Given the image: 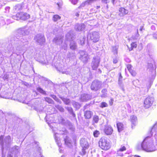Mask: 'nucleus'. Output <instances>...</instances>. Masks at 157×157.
Wrapping results in <instances>:
<instances>
[{
    "label": "nucleus",
    "instance_id": "9d476101",
    "mask_svg": "<svg viewBox=\"0 0 157 157\" xmlns=\"http://www.w3.org/2000/svg\"><path fill=\"white\" fill-rule=\"evenodd\" d=\"M100 62V58L98 56L94 57L91 63V67L93 70H96L98 67Z\"/></svg>",
    "mask_w": 157,
    "mask_h": 157
},
{
    "label": "nucleus",
    "instance_id": "2f4dec72",
    "mask_svg": "<svg viewBox=\"0 0 157 157\" xmlns=\"http://www.w3.org/2000/svg\"><path fill=\"white\" fill-rule=\"evenodd\" d=\"M23 8L22 4H17L14 7V9L17 10H21Z\"/></svg>",
    "mask_w": 157,
    "mask_h": 157
},
{
    "label": "nucleus",
    "instance_id": "e433bc0d",
    "mask_svg": "<svg viewBox=\"0 0 157 157\" xmlns=\"http://www.w3.org/2000/svg\"><path fill=\"white\" fill-rule=\"evenodd\" d=\"M13 19L16 20H19L21 19V17H20V14L19 13H17L16 15L13 16L12 17Z\"/></svg>",
    "mask_w": 157,
    "mask_h": 157
},
{
    "label": "nucleus",
    "instance_id": "58836bf2",
    "mask_svg": "<svg viewBox=\"0 0 157 157\" xmlns=\"http://www.w3.org/2000/svg\"><path fill=\"white\" fill-rule=\"evenodd\" d=\"M50 96L57 102L60 104L61 103V101L58 98L56 95H51Z\"/></svg>",
    "mask_w": 157,
    "mask_h": 157
},
{
    "label": "nucleus",
    "instance_id": "49530a36",
    "mask_svg": "<svg viewBox=\"0 0 157 157\" xmlns=\"http://www.w3.org/2000/svg\"><path fill=\"white\" fill-rule=\"evenodd\" d=\"M67 45L66 43L65 42L62 46L61 48L65 50H67Z\"/></svg>",
    "mask_w": 157,
    "mask_h": 157
},
{
    "label": "nucleus",
    "instance_id": "69168bd1",
    "mask_svg": "<svg viewBox=\"0 0 157 157\" xmlns=\"http://www.w3.org/2000/svg\"><path fill=\"white\" fill-rule=\"evenodd\" d=\"M153 36L156 39H157V34L156 35H154Z\"/></svg>",
    "mask_w": 157,
    "mask_h": 157
},
{
    "label": "nucleus",
    "instance_id": "3c124183",
    "mask_svg": "<svg viewBox=\"0 0 157 157\" xmlns=\"http://www.w3.org/2000/svg\"><path fill=\"white\" fill-rule=\"evenodd\" d=\"M127 68L128 70L130 71L132 70V67L131 64H128L127 65Z\"/></svg>",
    "mask_w": 157,
    "mask_h": 157
},
{
    "label": "nucleus",
    "instance_id": "c756f323",
    "mask_svg": "<svg viewBox=\"0 0 157 157\" xmlns=\"http://www.w3.org/2000/svg\"><path fill=\"white\" fill-rule=\"evenodd\" d=\"M73 37L72 35H71L70 33H67L65 36V39L67 40L70 41L71 40L73 39Z\"/></svg>",
    "mask_w": 157,
    "mask_h": 157
},
{
    "label": "nucleus",
    "instance_id": "a211bd4d",
    "mask_svg": "<svg viewBox=\"0 0 157 157\" xmlns=\"http://www.w3.org/2000/svg\"><path fill=\"white\" fill-rule=\"evenodd\" d=\"M63 66V65L60 63L59 62H57L55 64V67L59 72L62 71Z\"/></svg>",
    "mask_w": 157,
    "mask_h": 157
},
{
    "label": "nucleus",
    "instance_id": "aec40b11",
    "mask_svg": "<svg viewBox=\"0 0 157 157\" xmlns=\"http://www.w3.org/2000/svg\"><path fill=\"white\" fill-rule=\"evenodd\" d=\"M91 98L90 95L87 94H83L81 95V99L83 101H86Z\"/></svg>",
    "mask_w": 157,
    "mask_h": 157
},
{
    "label": "nucleus",
    "instance_id": "79ce46f5",
    "mask_svg": "<svg viewBox=\"0 0 157 157\" xmlns=\"http://www.w3.org/2000/svg\"><path fill=\"white\" fill-rule=\"evenodd\" d=\"M100 134V132L99 131L96 130L94 131L93 132V135L95 137H97Z\"/></svg>",
    "mask_w": 157,
    "mask_h": 157
},
{
    "label": "nucleus",
    "instance_id": "864d4df0",
    "mask_svg": "<svg viewBox=\"0 0 157 157\" xmlns=\"http://www.w3.org/2000/svg\"><path fill=\"white\" fill-rule=\"evenodd\" d=\"M0 97H2V98H5L6 99H8V98H9V97L8 96H7V95H1L0 96Z\"/></svg>",
    "mask_w": 157,
    "mask_h": 157
},
{
    "label": "nucleus",
    "instance_id": "6e6d98bb",
    "mask_svg": "<svg viewBox=\"0 0 157 157\" xmlns=\"http://www.w3.org/2000/svg\"><path fill=\"white\" fill-rule=\"evenodd\" d=\"M78 1V0H72L71 3L74 5H75L77 3Z\"/></svg>",
    "mask_w": 157,
    "mask_h": 157
},
{
    "label": "nucleus",
    "instance_id": "f3484780",
    "mask_svg": "<svg viewBox=\"0 0 157 157\" xmlns=\"http://www.w3.org/2000/svg\"><path fill=\"white\" fill-rule=\"evenodd\" d=\"M19 14H20V17H21L20 19L21 20H25L30 18L29 15L27 13L20 12L19 13Z\"/></svg>",
    "mask_w": 157,
    "mask_h": 157
},
{
    "label": "nucleus",
    "instance_id": "2eb2a0df",
    "mask_svg": "<svg viewBox=\"0 0 157 157\" xmlns=\"http://www.w3.org/2000/svg\"><path fill=\"white\" fill-rule=\"evenodd\" d=\"M130 121L132 123L131 126L132 128L135 126L137 122V118L136 116L134 115H132L130 116Z\"/></svg>",
    "mask_w": 157,
    "mask_h": 157
},
{
    "label": "nucleus",
    "instance_id": "a878e982",
    "mask_svg": "<svg viewBox=\"0 0 157 157\" xmlns=\"http://www.w3.org/2000/svg\"><path fill=\"white\" fill-rule=\"evenodd\" d=\"M60 98L66 105H69L71 102L69 99L63 97H60Z\"/></svg>",
    "mask_w": 157,
    "mask_h": 157
},
{
    "label": "nucleus",
    "instance_id": "09e8293b",
    "mask_svg": "<svg viewBox=\"0 0 157 157\" xmlns=\"http://www.w3.org/2000/svg\"><path fill=\"white\" fill-rule=\"evenodd\" d=\"M122 77L121 76V73H119V76L118 80V83L119 85H121L122 83L121 79Z\"/></svg>",
    "mask_w": 157,
    "mask_h": 157
},
{
    "label": "nucleus",
    "instance_id": "4be33fe9",
    "mask_svg": "<svg viewBox=\"0 0 157 157\" xmlns=\"http://www.w3.org/2000/svg\"><path fill=\"white\" fill-rule=\"evenodd\" d=\"M126 150V147L124 146L121 145L120 148L117 151V154L118 155L120 156H122L123 154L121 153V152L125 151Z\"/></svg>",
    "mask_w": 157,
    "mask_h": 157
},
{
    "label": "nucleus",
    "instance_id": "13d9d810",
    "mask_svg": "<svg viewBox=\"0 0 157 157\" xmlns=\"http://www.w3.org/2000/svg\"><path fill=\"white\" fill-rule=\"evenodd\" d=\"M117 62V58L113 59V62L114 63H116Z\"/></svg>",
    "mask_w": 157,
    "mask_h": 157
},
{
    "label": "nucleus",
    "instance_id": "338daca9",
    "mask_svg": "<svg viewBox=\"0 0 157 157\" xmlns=\"http://www.w3.org/2000/svg\"><path fill=\"white\" fill-rule=\"evenodd\" d=\"M143 29V26H140V31H142V30Z\"/></svg>",
    "mask_w": 157,
    "mask_h": 157
},
{
    "label": "nucleus",
    "instance_id": "c03bdc74",
    "mask_svg": "<svg viewBox=\"0 0 157 157\" xmlns=\"http://www.w3.org/2000/svg\"><path fill=\"white\" fill-rule=\"evenodd\" d=\"M37 90L40 93L42 94H45L46 93L45 91L44 90L41 88L40 87L37 88Z\"/></svg>",
    "mask_w": 157,
    "mask_h": 157
},
{
    "label": "nucleus",
    "instance_id": "4d7b16f0",
    "mask_svg": "<svg viewBox=\"0 0 157 157\" xmlns=\"http://www.w3.org/2000/svg\"><path fill=\"white\" fill-rule=\"evenodd\" d=\"M82 152L83 153V155H84L85 154L86 152V151H85V150L86 149H87L88 148H85V147H82Z\"/></svg>",
    "mask_w": 157,
    "mask_h": 157
},
{
    "label": "nucleus",
    "instance_id": "4468645a",
    "mask_svg": "<svg viewBox=\"0 0 157 157\" xmlns=\"http://www.w3.org/2000/svg\"><path fill=\"white\" fill-rule=\"evenodd\" d=\"M85 28V25L83 24H77L75 27V30L77 31H81L83 30Z\"/></svg>",
    "mask_w": 157,
    "mask_h": 157
},
{
    "label": "nucleus",
    "instance_id": "c9c22d12",
    "mask_svg": "<svg viewBox=\"0 0 157 157\" xmlns=\"http://www.w3.org/2000/svg\"><path fill=\"white\" fill-rule=\"evenodd\" d=\"M57 134H56L55 135L54 137H55V139L56 141V142L57 143V144L58 146L59 147H60L61 145V142L60 140H58V138H57L56 137V135Z\"/></svg>",
    "mask_w": 157,
    "mask_h": 157
},
{
    "label": "nucleus",
    "instance_id": "37998d69",
    "mask_svg": "<svg viewBox=\"0 0 157 157\" xmlns=\"http://www.w3.org/2000/svg\"><path fill=\"white\" fill-rule=\"evenodd\" d=\"M99 117L97 115L94 116L93 118V121L95 123H97L99 121Z\"/></svg>",
    "mask_w": 157,
    "mask_h": 157
},
{
    "label": "nucleus",
    "instance_id": "7c9ffc66",
    "mask_svg": "<svg viewBox=\"0 0 157 157\" xmlns=\"http://www.w3.org/2000/svg\"><path fill=\"white\" fill-rule=\"evenodd\" d=\"M58 120L59 123L63 124H65L66 121L62 117L60 116L59 117Z\"/></svg>",
    "mask_w": 157,
    "mask_h": 157
},
{
    "label": "nucleus",
    "instance_id": "de8ad7c7",
    "mask_svg": "<svg viewBox=\"0 0 157 157\" xmlns=\"http://www.w3.org/2000/svg\"><path fill=\"white\" fill-rule=\"evenodd\" d=\"M93 0H88L86 1L85 2V5H89L93 3Z\"/></svg>",
    "mask_w": 157,
    "mask_h": 157
},
{
    "label": "nucleus",
    "instance_id": "f257e3e1",
    "mask_svg": "<svg viewBox=\"0 0 157 157\" xmlns=\"http://www.w3.org/2000/svg\"><path fill=\"white\" fill-rule=\"evenodd\" d=\"M156 143L150 136L146 137L141 143L137 144L136 148L139 150H143L147 152L154 151L157 150Z\"/></svg>",
    "mask_w": 157,
    "mask_h": 157
},
{
    "label": "nucleus",
    "instance_id": "393cba45",
    "mask_svg": "<svg viewBox=\"0 0 157 157\" xmlns=\"http://www.w3.org/2000/svg\"><path fill=\"white\" fill-rule=\"evenodd\" d=\"M65 109L67 110L70 114L74 117H75V115L73 112V109L71 107H66Z\"/></svg>",
    "mask_w": 157,
    "mask_h": 157
},
{
    "label": "nucleus",
    "instance_id": "ddd939ff",
    "mask_svg": "<svg viewBox=\"0 0 157 157\" xmlns=\"http://www.w3.org/2000/svg\"><path fill=\"white\" fill-rule=\"evenodd\" d=\"M63 37L61 35L56 36L53 39V42L57 45H60L62 43Z\"/></svg>",
    "mask_w": 157,
    "mask_h": 157
},
{
    "label": "nucleus",
    "instance_id": "a18cd8bd",
    "mask_svg": "<svg viewBox=\"0 0 157 157\" xmlns=\"http://www.w3.org/2000/svg\"><path fill=\"white\" fill-rule=\"evenodd\" d=\"M108 106V105L105 102H102L101 103L100 107L101 108L107 107Z\"/></svg>",
    "mask_w": 157,
    "mask_h": 157
},
{
    "label": "nucleus",
    "instance_id": "1a4fd4ad",
    "mask_svg": "<svg viewBox=\"0 0 157 157\" xmlns=\"http://www.w3.org/2000/svg\"><path fill=\"white\" fill-rule=\"evenodd\" d=\"M154 101V98L151 96H148L144 100V106L146 108H148L151 106Z\"/></svg>",
    "mask_w": 157,
    "mask_h": 157
},
{
    "label": "nucleus",
    "instance_id": "e2e57ef3",
    "mask_svg": "<svg viewBox=\"0 0 157 157\" xmlns=\"http://www.w3.org/2000/svg\"><path fill=\"white\" fill-rule=\"evenodd\" d=\"M13 155L11 154L10 152H9L8 153L7 157H12Z\"/></svg>",
    "mask_w": 157,
    "mask_h": 157
},
{
    "label": "nucleus",
    "instance_id": "f03ea898",
    "mask_svg": "<svg viewBox=\"0 0 157 157\" xmlns=\"http://www.w3.org/2000/svg\"><path fill=\"white\" fill-rule=\"evenodd\" d=\"M99 145L102 149L105 150L109 149L111 147L109 139L105 137H102L100 139Z\"/></svg>",
    "mask_w": 157,
    "mask_h": 157
},
{
    "label": "nucleus",
    "instance_id": "052dcab7",
    "mask_svg": "<svg viewBox=\"0 0 157 157\" xmlns=\"http://www.w3.org/2000/svg\"><path fill=\"white\" fill-rule=\"evenodd\" d=\"M117 0H111V2L113 5H115L117 3L116 1Z\"/></svg>",
    "mask_w": 157,
    "mask_h": 157
},
{
    "label": "nucleus",
    "instance_id": "dca6fc26",
    "mask_svg": "<svg viewBox=\"0 0 157 157\" xmlns=\"http://www.w3.org/2000/svg\"><path fill=\"white\" fill-rule=\"evenodd\" d=\"M80 145L82 147L88 148V143L85 139L82 138L80 140Z\"/></svg>",
    "mask_w": 157,
    "mask_h": 157
},
{
    "label": "nucleus",
    "instance_id": "c85d7f7f",
    "mask_svg": "<svg viewBox=\"0 0 157 157\" xmlns=\"http://www.w3.org/2000/svg\"><path fill=\"white\" fill-rule=\"evenodd\" d=\"M117 127L119 132H120L123 130V124L121 123H117Z\"/></svg>",
    "mask_w": 157,
    "mask_h": 157
},
{
    "label": "nucleus",
    "instance_id": "7ed1b4c3",
    "mask_svg": "<svg viewBox=\"0 0 157 157\" xmlns=\"http://www.w3.org/2000/svg\"><path fill=\"white\" fill-rule=\"evenodd\" d=\"M0 144L2 146V157H5L3 153L4 149V146H7L11 142V137L10 136L4 137L3 136L1 135L0 136Z\"/></svg>",
    "mask_w": 157,
    "mask_h": 157
},
{
    "label": "nucleus",
    "instance_id": "cd10ccee",
    "mask_svg": "<svg viewBox=\"0 0 157 157\" xmlns=\"http://www.w3.org/2000/svg\"><path fill=\"white\" fill-rule=\"evenodd\" d=\"M119 11L121 12V13L122 14V15L126 14L128 13V11L123 7H121L120 8Z\"/></svg>",
    "mask_w": 157,
    "mask_h": 157
},
{
    "label": "nucleus",
    "instance_id": "0e129e2a",
    "mask_svg": "<svg viewBox=\"0 0 157 157\" xmlns=\"http://www.w3.org/2000/svg\"><path fill=\"white\" fill-rule=\"evenodd\" d=\"M111 101H112V103H111L110 102V105H112V104H113V99H111Z\"/></svg>",
    "mask_w": 157,
    "mask_h": 157
},
{
    "label": "nucleus",
    "instance_id": "f8f14e48",
    "mask_svg": "<svg viewBox=\"0 0 157 157\" xmlns=\"http://www.w3.org/2000/svg\"><path fill=\"white\" fill-rule=\"evenodd\" d=\"M80 59L84 63L87 62L89 57L87 54L84 51H81L80 52Z\"/></svg>",
    "mask_w": 157,
    "mask_h": 157
},
{
    "label": "nucleus",
    "instance_id": "8fccbe9b",
    "mask_svg": "<svg viewBox=\"0 0 157 157\" xmlns=\"http://www.w3.org/2000/svg\"><path fill=\"white\" fill-rule=\"evenodd\" d=\"M131 46L132 48L131 50H132L133 48H136L137 47V44L136 43L133 42L131 44Z\"/></svg>",
    "mask_w": 157,
    "mask_h": 157
},
{
    "label": "nucleus",
    "instance_id": "a19ab883",
    "mask_svg": "<svg viewBox=\"0 0 157 157\" xmlns=\"http://www.w3.org/2000/svg\"><path fill=\"white\" fill-rule=\"evenodd\" d=\"M85 38L84 37H82L80 38V41L78 43L81 45H82L84 44Z\"/></svg>",
    "mask_w": 157,
    "mask_h": 157
},
{
    "label": "nucleus",
    "instance_id": "f704fd0d",
    "mask_svg": "<svg viewBox=\"0 0 157 157\" xmlns=\"http://www.w3.org/2000/svg\"><path fill=\"white\" fill-rule=\"evenodd\" d=\"M118 48V47L117 46H115L112 47V52L115 55H117Z\"/></svg>",
    "mask_w": 157,
    "mask_h": 157
},
{
    "label": "nucleus",
    "instance_id": "5fc2aeb1",
    "mask_svg": "<svg viewBox=\"0 0 157 157\" xmlns=\"http://www.w3.org/2000/svg\"><path fill=\"white\" fill-rule=\"evenodd\" d=\"M139 34L138 33V29H137V34H136L135 36V37L134 39H137L139 36Z\"/></svg>",
    "mask_w": 157,
    "mask_h": 157
},
{
    "label": "nucleus",
    "instance_id": "774afa93",
    "mask_svg": "<svg viewBox=\"0 0 157 157\" xmlns=\"http://www.w3.org/2000/svg\"><path fill=\"white\" fill-rule=\"evenodd\" d=\"M100 8V6H96V8L97 9H98L99 8Z\"/></svg>",
    "mask_w": 157,
    "mask_h": 157
},
{
    "label": "nucleus",
    "instance_id": "5701e85b",
    "mask_svg": "<svg viewBox=\"0 0 157 157\" xmlns=\"http://www.w3.org/2000/svg\"><path fill=\"white\" fill-rule=\"evenodd\" d=\"M92 113L90 111H86L84 112V116L86 119H90L92 115Z\"/></svg>",
    "mask_w": 157,
    "mask_h": 157
},
{
    "label": "nucleus",
    "instance_id": "bb28decb",
    "mask_svg": "<svg viewBox=\"0 0 157 157\" xmlns=\"http://www.w3.org/2000/svg\"><path fill=\"white\" fill-rule=\"evenodd\" d=\"M13 151L15 154L19 153L20 151V148L19 146H15L12 148Z\"/></svg>",
    "mask_w": 157,
    "mask_h": 157
},
{
    "label": "nucleus",
    "instance_id": "603ef678",
    "mask_svg": "<svg viewBox=\"0 0 157 157\" xmlns=\"http://www.w3.org/2000/svg\"><path fill=\"white\" fill-rule=\"evenodd\" d=\"M129 72L132 76H136V72L135 71H134L133 70L130 71Z\"/></svg>",
    "mask_w": 157,
    "mask_h": 157
},
{
    "label": "nucleus",
    "instance_id": "423d86ee",
    "mask_svg": "<svg viewBox=\"0 0 157 157\" xmlns=\"http://www.w3.org/2000/svg\"><path fill=\"white\" fill-rule=\"evenodd\" d=\"M30 30L27 27L21 28L19 29L17 31V39H19L18 38L19 36L21 37L22 36L27 35L29 34Z\"/></svg>",
    "mask_w": 157,
    "mask_h": 157
},
{
    "label": "nucleus",
    "instance_id": "6ab92c4d",
    "mask_svg": "<svg viewBox=\"0 0 157 157\" xmlns=\"http://www.w3.org/2000/svg\"><path fill=\"white\" fill-rule=\"evenodd\" d=\"M65 144L68 147H70L72 146V141L70 138L66 136L64 139Z\"/></svg>",
    "mask_w": 157,
    "mask_h": 157
},
{
    "label": "nucleus",
    "instance_id": "9b49d317",
    "mask_svg": "<svg viewBox=\"0 0 157 157\" xmlns=\"http://www.w3.org/2000/svg\"><path fill=\"white\" fill-rule=\"evenodd\" d=\"M103 131L106 134L110 135L113 133V129L110 125L106 124L104 126Z\"/></svg>",
    "mask_w": 157,
    "mask_h": 157
},
{
    "label": "nucleus",
    "instance_id": "b1692460",
    "mask_svg": "<svg viewBox=\"0 0 157 157\" xmlns=\"http://www.w3.org/2000/svg\"><path fill=\"white\" fill-rule=\"evenodd\" d=\"M101 97L102 98H105L107 97L108 96L107 93V90L106 89H103L101 91Z\"/></svg>",
    "mask_w": 157,
    "mask_h": 157
},
{
    "label": "nucleus",
    "instance_id": "ea45409f",
    "mask_svg": "<svg viewBox=\"0 0 157 157\" xmlns=\"http://www.w3.org/2000/svg\"><path fill=\"white\" fill-rule=\"evenodd\" d=\"M56 107L61 112H64V108L59 105H56Z\"/></svg>",
    "mask_w": 157,
    "mask_h": 157
},
{
    "label": "nucleus",
    "instance_id": "0eeeda50",
    "mask_svg": "<svg viewBox=\"0 0 157 157\" xmlns=\"http://www.w3.org/2000/svg\"><path fill=\"white\" fill-rule=\"evenodd\" d=\"M34 40L36 43L40 45L43 44L45 41L44 35L41 34H37L34 37Z\"/></svg>",
    "mask_w": 157,
    "mask_h": 157
},
{
    "label": "nucleus",
    "instance_id": "20e7f679",
    "mask_svg": "<svg viewBox=\"0 0 157 157\" xmlns=\"http://www.w3.org/2000/svg\"><path fill=\"white\" fill-rule=\"evenodd\" d=\"M27 41L26 40H24L22 38L19 40H17L15 44V47L16 50L18 51H20L22 50L23 47L26 44Z\"/></svg>",
    "mask_w": 157,
    "mask_h": 157
},
{
    "label": "nucleus",
    "instance_id": "6e6552de",
    "mask_svg": "<svg viewBox=\"0 0 157 157\" xmlns=\"http://www.w3.org/2000/svg\"><path fill=\"white\" fill-rule=\"evenodd\" d=\"M88 38H89L94 43L97 42L99 40L98 33L97 32H93L90 33L88 35Z\"/></svg>",
    "mask_w": 157,
    "mask_h": 157
},
{
    "label": "nucleus",
    "instance_id": "bf43d9fd",
    "mask_svg": "<svg viewBox=\"0 0 157 157\" xmlns=\"http://www.w3.org/2000/svg\"><path fill=\"white\" fill-rule=\"evenodd\" d=\"M67 57L68 58L71 57V53L70 52H68L67 54Z\"/></svg>",
    "mask_w": 157,
    "mask_h": 157
},
{
    "label": "nucleus",
    "instance_id": "473e14b6",
    "mask_svg": "<svg viewBox=\"0 0 157 157\" xmlns=\"http://www.w3.org/2000/svg\"><path fill=\"white\" fill-rule=\"evenodd\" d=\"M72 104L73 106L76 109H78L80 107V104L78 102L73 101Z\"/></svg>",
    "mask_w": 157,
    "mask_h": 157
},
{
    "label": "nucleus",
    "instance_id": "4c0bfd02",
    "mask_svg": "<svg viewBox=\"0 0 157 157\" xmlns=\"http://www.w3.org/2000/svg\"><path fill=\"white\" fill-rule=\"evenodd\" d=\"M45 101L49 103L52 104H54V101L53 100L49 98H45Z\"/></svg>",
    "mask_w": 157,
    "mask_h": 157
},
{
    "label": "nucleus",
    "instance_id": "72a5a7b5",
    "mask_svg": "<svg viewBox=\"0 0 157 157\" xmlns=\"http://www.w3.org/2000/svg\"><path fill=\"white\" fill-rule=\"evenodd\" d=\"M61 17L58 15H54L52 18V20L53 21L56 22L59 20Z\"/></svg>",
    "mask_w": 157,
    "mask_h": 157
},
{
    "label": "nucleus",
    "instance_id": "39448f33",
    "mask_svg": "<svg viewBox=\"0 0 157 157\" xmlns=\"http://www.w3.org/2000/svg\"><path fill=\"white\" fill-rule=\"evenodd\" d=\"M102 84L101 82L98 80H94L91 84L90 89L92 90L97 91L101 88Z\"/></svg>",
    "mask_w": 157,
    "mask_h": 157
},
{
    "label": "nucleus",
    "instance_id": "412c9836",
    "mask_svg": "<svg viewBox=\"0 0 157 157\" xmlns=\"http://www.w3.org/2000/svg\"><path fill=\"white\" fill-rule=\"evenodd\" d=\"M70 48L72 50H75L77 48L76 43L74 41H71L70 44Z\"/></svg>",
    "mask_w": 157,
    "mask_h": 157
},
{
    "label": "nucleus",
    "instance_id": "680f3d73",
    "mask_svg": "<svg viewBox=\"0 0 157 157\" xmlns=\"http://www.w3.org/2000/svg\"><path fill=\"white\" fill-rule=\"evenodd\" d=\"M63 74H65L67 75L69 74L70 72L68 71H63L62 72Z\"/></svg>",
    "mask_w": 157,
    "mask_h": 157
}]
</instances>
